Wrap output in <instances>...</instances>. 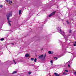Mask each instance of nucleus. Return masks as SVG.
Listing matches in <instances>:
<instances>
[{
    "instance_id": "nucleus-29",
    "label": "nucleus",
    "mask_w": 76,
    "mask_h": 76,
    "mask_svg": "<svg viewBox=\"0 0 76 76\" xmlns=\"http://www.w3.org/2000/svg\"><path fill=\"white\" fill-rule=\"evenodd\" d=\"M68 67H70V66L69 64H68Z\"/></svg>"
},
{
    "instance_id": "nucleus-32",
    "label": "nucleus",
    "mask_w": 76,
    "mask_h": 76,
    "mask_svg": "<svg viewBox=\"0 0 76 76\" xmlns=\"http://www.w3.org/2000/svg\"><path fill=\"white\" fill-rule=\"evenodd\" d=\"M42 50H43V49H42Z\"/></svg>"
},
{
    "instance_id": "nucleus-21",
    "label": "nucleus",
    "mask_w": 76,
    "mask_h": 76,
    "mask_svg": "<svg viewBox=\"0 0 76 76\" xmlns=\"http://www.w3.org/2000/svg\"><path fill=\"white\" fill-rule=\"evenodd\" d=\"M66 23H67V24H69V22L68 21H66Z\"/></svg>"
},
{
    "instance_id": "nucleus-1",
    "label": "nucleus",
    "mask_w": 76,
    "mask_h": 76,
    "mask_svg": "<svg viewBox=\"0 0 76 76\" xmlns=\"http://www.w3.org/2000/svg\"><path fill=\"white\" fill-rule=\"evenodd\" d=\"M57 30L58 31H59L60 34H61V35H62L64 37V38H67V37L65 35V33L64 32V31H61V29L60 28H59V27H58L57 28Z\"/></svg>"
},
{
    "instance_id": "nucleus-2",
    "label": "nucleus",
    "mask_w": 76,
    "mask_h": 76,
    "mask_svg": "<svg viewBox=\"0 0 76 76\" xmlns=\"http://www.w3.org/2000/svg\"><path fill=\"white\" fill-rule=\"evenodd\" d=\"M55 13H56V12H53L49 15V17H50L51 16H53V15H54Z\"/></svg>"
},
{
    "instance_id": "nucleus-12",
    "label": "nucleus",
    "mask_w": 76,
    "mask_h": 76,
    "mask_svg": "<svg viewBox=\"0 0 76 76\" xmlns=\"http://www.w3.org/2000/svg\"><path fill=\"white\" fill-rule=\"evenodd\" d=\"M19 15L21 14V10H20L19 12Z\"/></svg>"
},
{
    "instance_id": "nucleus-16",
    "label": "nucleus",
    "mask_w": 76,
    "mask_h": 76,
    "mask_svg": "<svg viewBox=\"0 0 76 76\" xmlns=\"http://www.w3.org/2000/svg\"><path fill=\"white\" fill-rule=\"evenodd\" d=\"M32 73V72H29V75H31Z\"/></svg>"
},
{
    "instance_id": "nucleus-17",
    "label": "nucleus",
    "mask_w": 76,
    "mask_h": 76,
    "mask_svg": "<svg viewBox=\"0 0 76 76\" xmlns=\"http://www.w3.org/2000/svg\"><path fill=\"white\" fill-rule=\"evenodd\" d=\"M34 62H36V61H37V59H36V58L34 59Z\"/></svg>"
},
{
    "instance_id": "nucleus-11",
    "label": "nucleus",
    "mask_w": 76,
    "mask_h": 76,
    "mask_svg": "<svg viewBox=\"0 0 76 76\" xmlns=\"http://www.w3.org/2000/svg\"><path fill=\"white\" fill-rule=\"evenodd\" d=\"M43 57L44 58H45V57H46V53H45V55H43Z\"/></svg>"
},
{
    "instance_id": "nucleus-15",
    "label": "nucleus",
    "mask_w": 76,
    "mask_h": 76,
    "mask_svg": "<svg viewBox=\"0 0 76 76\" xmlns=\"http://www.w3.org/2000/svg\"><path fill=\"white\" fill-rule=\"evenodd\" d=\"M74 46H76V41L75 42V44L73 45Z\"/></svg>"
},
{
    "instance_id": "nucleus-26",
    "label": "nucleus",
    "mask_w": 76,
    "mask_h": 76,
    "mask_svg": "<svg viewBox=\"0 0 76 76\" xmlns=\"http://www.w3.org/2000/svg\"><path fill=\"white\" fill-rule=\"evenodd\" d=\"M9 23V25H10V26H11V24H10V23Z\"/></svg>"
},
{
    "instance_id": "nucleus-7",
    "label": "nucleus",
    "mask_w": 76,
    "mask_h": 76,
    "mask_svg": "<svg viewBox=\"0 0 76 76\" xmlns=\"http://www.w3.org/2000/svg\"><path fill=\"white\" fill-rule=\"evenodd\" d=\"M7 20H9V18H10V16L9 15H7Z\"/></svg>"
},
{
    "instance_id": "nucleus-9",
    "label": "nucleus",
    "mask_w": 76,
    "mask_h": 76,
    "mask_svg": "<svg viewBox=\"0 0 76 76\" xmlns=\"http://www.w3.org/2000/svg\"><path fill=\"white\" fill-rule=\"evenodd\" d=\"M48 53L49 54H52L53 53V52L49 51Z\"/></svg>"
},
{
    "instance_id": "nucleus-23",
    "label": "nucleus",
    "mask_w": 76,
    "mask_h": 76,
    "mask_svg": "<svg viewBox=\"0 0 76 76\" xmlns=\"http://www.w3.org/2000/svg\"><path fill=\"white\" fill-rule=\"evenodd\" d=\"M13 61H14V63H15V64H16V62H15V60H13Z\"/></svg>"
},
{
    "instance_id": "nucleus-27",
    "label": "nucleus",
    "mask_w": 76,
    "mask_h": 76,
    "mask_svg": "<svg viewBox=\"0 0 76 76\" xmlns=\"http://www.w3.org/2000/svg\"><path fill=\"white\" fill-rule=\"evenodd\" d=\"M3 7V5H0V7H1H1Z\"/></svg>"
},
{
    "instance_id": "nucleus-28",
    "label": "nucleus",
    "mask_w": 76,
    "mask_h": 76,
    "mask_svg": "<svg viewBox=\"0 0 76 76\" xmlns=\"http://www.w3.org/2000/svg\"><path fill=\"white\" fill-rule=\"evenodd\" d=\"M54 58L55 59V58H56V60H57V58H56V57H54Z\"/></svg>"
},
{
    "instance_id": "nucleus-18",
    "label": "nucleus",
    "mask_w": 76,
    "mask_h": 76,
    "mask_svg": "<svg viewBox=\"0 0 76 76\" xmlns=\"http://www.w3.org/2000/svg\"><path fill=\"white\" fill-rule=\"evenodd\" d=\"M50 63H51V64L52 65L53 64V61H51Z\"/></svg>"
},
{
    "instance_id": "nucleus-6",
    "label": "nucleus",
    "mask_w": 76,
    "mask_h": 76,
    "mask_svg": "<svg viewBox=\"0 0 76 76\" xmlns=\"http://www.w3.org/2000/svg\"><path fill=\"white\" fill-rule=\"evenodd\" d=\"M7 15L8 16L9 15L10 17V16H12V14L11 12V13H8L7 14Z\"/></svg>"
},
{
    "instance_id": "nucleus-5",
    "label": "nucleus",
    "mask_w": 76,
    "mask_h": 76,
    "mask_svg": "<svg viewBox=\"0 0 76 76\" xmlns=\"http://www.w3.org/2000/svg\"><path fill=\"white\" fill-rule=\"evenodd\" d=\"M54 75H55V76H59L60 75V74H57V73L55 72L54 73Z\"/></svg>"
},
{
    "instance_id": "nucleus-10",
    "label": "nucleus",
    "mask_w": 76,
    "mask_h": 76,
    "mask_svg": "<svg viewBox=\"0 0 76 76\" xmlns=\"http://www.w3.org/2000/svg\"><path fill=\"white\" fill-rule=\"evenodd\" d=\"M26 57H29V54H26L25 56Z\"/></svg>"
},
{
    "instance_id": "nucleus-8",
    "label": "nucleus",
    "mask_w": 76,
    "mask_h": 76,
    "mask_svg": "<svg viewBox=\"0 0 76 76\" xmlns=\"http://www.w3.org/2000/svg\"><path fill=\"white\" fill-rule=\"evenodd\" d=\"M63 75H67V74L66 73V72L65 71H64V72H63Z\"/></svg>"
},
{
    "instance_id": "nucleus-33",
    "label": "nucleus",
    "mask_w": 76,
    "mask_h": 76,
    "mask_svg": "<svg viewBox=\"0 0 76 76\" xmlns=\"http://www.w3.org/2000/svg\"><path fill=\"white\" fill-rule=\"evenodd\" d=\"M69 61L68 62V63H69Z\"/></svg>"
},
{
    "instance_id": "nucleus-20",
    "label": "nucleus",
    "mask_w": 76,
    "mask_h": 76,
    "mask_svg": "<svg viewBox=\"0 0 76 76\" xmlns=\"http://www.w3.org/2000/svg\"><path fill=\"white\" fill-rule=\"evenodd\" d=\"M10 22H12V21H10V20L8 21V23H10Z\"/></svg>"
},
{
    "instance_id": "nucleus-24",
    "label": "nucleus",
    "mask_w": 76,
    "mask_h": 76,
    "mask_svg": "<svg viewBox=\"0 0 76 76\" xmlns=\"http://www.w3.org/2000/svg\"><path fill=\"white\" fill-rule=\"evenodd\" d=\"M71 32H72V30H70L69 31V33H71Z\"/></svg>"
},
{
    "instance_id": "nucleus-30",
    "label": "nucleus",
    "mask_w": 76,
    "mask_h": 76,
    "mask_svg": "<svg viewBox=\"0 0 76 76\" xmlns=\"http://www.w3.org/2000/svg\"><path fill=\"white\" fill-rule=\"evenodd\" d=\"M12 45H14V43H12Z\"/></svg>"
},
{
    "instance_id": "nucleus-31",
    "label": "nucleus",
    "mask_w": 76,
    "mask_h": 76,
    "mask_svg": "<svg viewBox=\"0 0 76 76\" xmlns=\"http://www.w3.org/2000/svg\"><path fill=\"white\" fill-rule=\"evenodd\" d=\"M47 76H50V75H48Z\"/></svg>"
},
{
    "instance_id": "nucleus-13",
    "label": "nucleus",
    "mask_w": 76,
    "mask_h": 76,
    "mask_svg": "<svg viewBox=\"0 0 76 76\" xmlns=\"http://www.w3.org/2000/svg\"><path fill=\"white\" fill-rule=\"evenodd\" d=\"M17 73V72L16 71H15L13 72L12 74H15V73Z\"/></svg>"
},
{
    "instance_id": "nucleus-19",
    "label": "nucleus",
    "mask_w": 76,
    "mask_h": 76,
    "mask_svg": "<svg viewBox=\"0 0 76 76\" xmlns=\"http://www.w3.org/2000/svg\"><path fill=\"white\" fill-rule=\"evenodd\" d=\"M31 60L32 61H34V59L33 58H31Z\"/></svg>"
},
{
    "instance_id": "nucleus-3",
    "label": "nucleus",
    "mask_w": 76,
    "mask_h": 76,
    "mask_svg": "<svg viewBox=\"0 0 76 76\" xmlns=\"http://www.w3.org/2000/svg\"><path fill=\"white\" fill-rule=\"evenodd\" d=\"M6 1L7 2V3H8L9 4H11V3H12V1H8L7 0Z\"/></svg>"
},
{
    "instance_id": "nucleus-22",
    "label": "nucleus",
    "mask_w": 76,
    "mask_h": 76,
    "mask_svg": "<svg viewBox=\"0 0 76 76\" xmlns=\"http://www.w3.org/2000/svg\"><path fill=\"white\" fill-rule=\"evenodd\" d=\"M74 74L75 76H76V72H74Z\"/></svg>"
},
{
    "instance_id": "nucleus-14",
    "label": "nucleus",
    "mask_w": 76,
    "mask_h": 76,
    "mask_svg": "<svg viewBox=\"0 0 76 76\" xmlns=\"http://www.w3.org/2000/svg\"><path fill=\"white\" fill-rule=\"evenodd\" d=\"M4 38H1L0 39L1 41H4Z\"/></svg>"
},
{
    "instance_id": "nucleus-25",
    "label": "nucleus",
    "mask_w": 76,
    "mask_h": 76,
    "mask_svg": "<svg viewBox=\"0 0 76 76\" xmlns=\"http://www.w3.org/2000/svg\"><path fill=\"white\" fill-rule=\"evenodd\" d=\"M64 72H68L67 70H65V71H64Z\"/></svg>"
},
{
    "instance_id": "nucleus-4",
    "label": "nucleus",
    "mask_w": 76,
    "mask_h": 76,
    "mask_svg": "<svg viewBox=\"0 0 76 76\" xmlns=\"http://www.w3.org/2000/svg\"><path fill=\"white\" fill-rule=\"evenodd\" d=\"M42 57H43V55H41L39 56L38 57V58H39L40 59H41L42 58Z\"/></svg>"
}]
</instances>
